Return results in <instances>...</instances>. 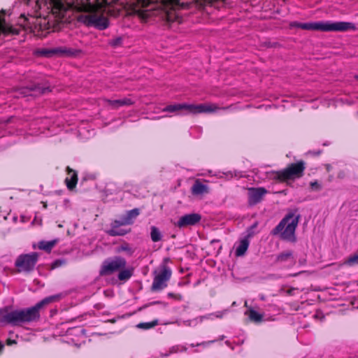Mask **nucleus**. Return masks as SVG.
I'll return each mask as SVG.
<instances>
[{"mask_svg":"<svg viewBox=\"0 0 358 358\" xmlns=\"http://www.w3.org/2000/svg\"><path fill=\"white\" fill-rule=\"evenodd\" d=\"M119 0H19L34 9L36 17H55L58 22H66L74 10L82 11L79 21L88 27L106 29L109 22L100 11L105 6H111Z\"/></svg>","mask_w":358,"mask_h":358,"instance_id":"obj_1","label":"nucleus"},{"mask_svg":"<svg viewBox=\"0 0 358 358\" xmlns=\"http://www.w3.org/2000/svg\"><path fill=\"white\" fill-rule=\"evenodd\" d=\"M62 294L50 296L31 308L10 310V324L19 325L22 323L31 322L38 320L40 317L39 310L48 303L59 300Z\"/></svg>","mask_w":358,"mask_h":358,"instance_id":"obj_2","label":"nucleus"},{"mask_svg":"<svg viewBox=\"0 0 358 358\" xmlns=\"http://www.w3.org/2000/svg\"><path fill=\"white\" fill-rule=\"evenodd\" d=\"M126 266L127 261L122 257L115 256L108 258L103 262L99 270V275L106 276L118 272V280L125 282L132 276L134 273L132 267L126 268Z\"/></svg>","mask_w":358,"mask_h":358,"instance_id":"obj_3","label":"nucleus"},{"mask_svg":"<svg viewBox=\"0 0 358 358\" xmlns=\"http://www.w3.org/2000/svg\"><path fill=\"white\" fill-rule=\"evenodd\" d=\"M301 29L323 32L348 31L355 30L356 26L350 22L315 21L303 23Z\"/></svg>","mask_w":358,"mask_h":358,"instance_id":"obj_4","label":"nucleus"},{"mask_svg":"<svg viewBox=\"0 0 358 358\" xmlns=\"http://www.w3.org/2000/svg\"><path fill=\"white\" fill-rule=\"evenodd\" d=\"M300 215L294 213L287 214L280 223L272 230L273 235H280V237L287 241L295 242V231L298 226Z\"/></svg>","mask_w":358,"mask_h":358,"instance_id":"obj_5","label":"nucleus"},{"mask_svg":"<svg viewBox=\"0 0 358 358\" xmlns=\"http://www.w3.org/2000/svg\"><path fill=\"white\" fill-rule=\"evenodd\" d=\"M143 6H148L152 3H156V7H152L149 9L138 10L136 12V16L143 22L147 21L154 15L152 10L156 8L166 9L169 6L174 7L179 4V0H137Z\"/></svg>","mask_w":358,"mask_h":358,"instance_id":"obj_6","label":"nucleus"},{"mask_svg":"<svg viewBox=\"0 0 358 358\" xmlns=\"http://www.w3.org/2000/svg\"><path fill=\"white\" fill-rule=\"evenodd\" d=\"M305 164L303 161L289 164L286 169L278 171L276 177L281 181L294 180L303 176L305 170Z\"/></svg>","mask_w":358,"mask_h":358,"instance_id":"obj_7","label":"nucleus"},{"mask_svg":"<svg viewBox=\"0 0 358 358\" xmlns=\"http://www.w3.org/2000/svg\"><path fill=\"white\" fill-rule=\"evenodd\" d=\"M172 275L171 269L165 264L159 267V271L154 272V278L151 289L152 291H160L167 287L168 282Z\"/></svg>","mask_w":358,"mask_h":358,"instance_id":"obj_8","label":"nucleus"},{"mask_svg":"<svg viewBox=\"0 0 358 358\" xmlns=\"http://www.w3.org/2000/svg\"><path fill=\"white\" fill-rule=\"evenodd\" d=\"M38 258L36 252L21 255L17 258L15 266L19 272H29L34 269Z\"/></svg>","mask_w":358,"mask_h":358,"instance_id":"obj_9","label":"nucleus"},{"mask_svg":"<svg viewBox=\"0 0 358 358\" xmlns=\"http://www.w3.org/2000/svg\"><path fill=\"white\" fill-rule=\"evenodd\" d=\"M267 194L264 187H251L248 189V203L254 206L259 203L263 197Z\"/></svg>","mask_w":358,"mask_h":358,"instance_id":"obj_10","label":"nucleus"},{"mask_svg":"<svg viewBox=\"0 0 358 358\" xmlns=\"http://www.w3.org/2000/svg\"><path fill=\"white\" fill-rule=\"evenodd\" d=\"M220 108L216 104H188V114L201 113H214L220 110Z\"/></svg>","mask_w":358,"mask_h":358,"instance_id":"obj_11","label":"nucleus"},{"mask_svg":"<svg viewBox=\"0 0 358 358\" xmlns=\"http://www.w3.org/2000/svg\"><path fill=\"white\" fill-rule=\"evenodd\" d=\"M201 219V217L198 213H190L185 215L179 218L176 225L180 228L185 227L187 226H192L198 223Z\"/></svg>","mask_w":358,"mask_h":358,"instance_id":"obj_12","label":"nucleus"},{"mask_svg":"<svg viewBox=\"0 0 358 358\" xmlns=\"http://www.w3.org/2000/svg\"><path fill=\"white\" fill-rule=\"evenodd\" d=\"M0 14V34L4 35H17L20 33V28L13 27L7 23L4 19L5 10H2Z\"/></svg>","mask_w":358,"mask_h":358,"instance_id":"obj_13","label":"nucleus"},{"mask_svg":"<svg viewBox=\"0 0 358 358\" xmlns=\"http://www.w3.org/2000/svg\"><path fill=\"white\" fill-rule=\"evenodd\" d=\"M55 55L66 56V57H76L81 53L79 49H74L67 47H58L55 48Z\"/></svg>","mask_w":358,"mask_h":358,"instance_id":"obj_14","label":"nucleus"},{"mask_svg":"<svg viewBox=\"0 0 358 358\" xmlns=\"http://www.w3.org/2000/svg\"><path fill=\"white\" fill-rule=\"evenodd\" d=\"M106 103L110 106L112 108H118L121 106H131L134 103V101H133L131 98H123L120 99L116 100H110L106 99Z\"/></svg>","mask_w":358,"mask_h":358,"instance_id":"obj_15","label":"nucleus"},{"mask_svg":"<svg viewBox=\"0 0 358 358\" xmlns=\"http://www.w3.org/2000/svg\"><path fill=\"white\" fill-rule=\"evenodd\" d=\"M251 236L252 234H249L248 237H245L244 238L241 239L239 241L238 245H237L235 251V254L236 256L240 257L245 255L249 247V237H250Z\"/></svg>","mask_w":358,"mask_h":358,"instance_id":"obj_16","label":"nucleus"},{"mask_svg":"<svg viewBox=\"0 0 358 358\" xmlns=\"http://www.w3.org/2000/svg\"><path fill=\"white\" fill-rule=\"evenodd\" d=\"M162 111L169 113H178L184 111L182 114H188V104L187 103H178L173 105H169L163 108Z\"/></svg>","mask_w":358,"mask_h":358,"instance_id":"obj_17","label":"nucleus"},{"mask_svg":"<svg viewBox=\"0 0 358 358\" xmlns=\"http://www.w3.org/2000/svg\"><path fill=\"white\" fill-rule=\"evenodd\" d=\"M67 187L69 189H73L78 182V176L76 171L67 167V177L65 179Z\"/></svg>","mask_w":358,"mask_h":358,"instance_id":"obj_18","label":"nucleus"},{"mask_svg":"<svg viewBox=\"0 0 358 358\" xmlns=\"http://www.w3.org/2000/svg\"><path fill=\"white\" fill-rule=\"evenodd\" d=\"M191 192L194 195H201L208 193L209 188L207 185L201 183L199 180H196L191 188Z\"/></svg>","mask_w":358,"mask_h":358,"instance_id":"obj_19","label":"nucleus"},{"mask_svg":"<svg viewBox=\"0 0 358 358\" xmlns=\"http://www.w3.org/2000/svg\"><path fill=\"white\" fill-rule=\"evenodd\" d=\"M10 310L8 307L0 309V324H10Z\"/></svg>","mask_w":358,"mask_h":358,"instance_id":"obj_20","label":"nucleus"},{"mask_svg":"<svg viewBox=\"0 0 358 358\" xmlns=\"http://www.w3.org/2000/svg\"><path fill=\"white\" fill-rule=\"evenodd\" d=\"M57 243V239L50 241H42L38 243V248L46 252H50Z\"/></svg>","mask_w":358,"mask_h":358,"instance_id":"obj_21","label":"nucleus"},{"mask_svg":"<svg viewBox=\"0 0 358 358\" xmlns=\"http://www.w3.org/2000/svg\"><path fill=\"white\" fill-rule=\"evenodd\" d=\"M293 259V252L291 250L282 252L280 253L276 257L277 262H286Z\"/></svg>","mask_w":358,"mask_h":358,"instance_id":"obj_22","label":"nucleus"},{"mask_svg":"<svg viewBox=\"0 0 358 358\" xmlns=\"http://www.w3.org/2000/svg\"><path fill=\"white\" fill-rule=\"evenodd\" d=\"M36 54L38 56L45 57H51L55 55V48H41L36 51Z\"/></svg>","mask_w":358,"mask_h":358,"instance_id":"obj_23","label":"nucleus"},{"mask_svg":"<svg viewBox=\"0 0 358 358\" xmlns=\"http://www.w3.org/2000/svg\"><path fill=\"white\" fill-rule=\"evenodd\" d=\"M248 317L251 321L260 322L262 321L263 315L250 308L248 311Z\"/></svg>","mask_w":358,"mask_h":358,"instance_id":"obj_24","label":"nucleus"},{"mask_svg":"<svg viewBox=\"0 0 358 358\" xmlns=\"http://www.w3.org/2000/svg\"><path fill=\"white\" fill-rule=\"evenodd\" d=\"M150 237L153 242H158L162 240V235L156 227L152 226L151 227Z\"/></svg>","mask_w":358,"mask_h":358,"instance_id":"obj_25","label":"nucleus"},{"mask_svg":"<svg viewBox=\"0 0 358 358\" xmlns=\"http://www.w3.org/2000/svg\"><path fill=\"white\" fill-rule=\"evenodd\" d=\"M138 215L139 210L138 208H134L129 210L124 217L127 221H129V224H131L133 223V220L136 218Z\"/></svg>","mask_w":358,"mask_h":358,"instance_id":"obj_26","label":"nucleus"},{"mask_svg":"<svg viewBox=\"0 0 358 358\" xmlns=\"http://www.w3.org/2000/svg\"><path fill=\"white\" fill-rule=\"evenodd\" d=\"M127 233L126 230L119 229L118 227H112L111 229L108 231V234L110 236H124Z\"/></svg>","mask_w":358,"mask_h":358,"instance_id":"obj_27","label":"nucleus"},{"mask_svg":"<svg viewBox=\"0 0 358 358\" xmlns=\"http://www.w3.org/2000/svg\"><path fill=\"white\" fill-rule=\"evenodd\" d=\"M358 264V253L350 255L345 262L344 264L352 266Z\"/></svg>","mask_w":358,"mask_h":358,"instance_id":"obj_28","label":"nucleus"},{"mask_svg":"<svg viewBox=\"0 0 358 358\" xmlns=\"http://www.w3.org/2000/svg\"><path fill=\"white\" fill-rule=\"evenodd\" d=\"M117 252H125L128 255H131L134 252V250L131 248L128 243H124L117 248Z\"/></svg>","mask_w":358,"mask_h":358,"instance_id":"obj_29","label":"nucleus"},{"mask_svg":"<svg viewBox=\"0 0 358 358\" xmlns=\"http://www.w3.org/2000/svg\"><path fill=\"white\" fill-rule=\"evenodd\" d=\"M157 320H155V321H153V322H143V323H140L137 325V327L138 328H142V329H150L152 327H154L155 326H156L157 324Z\"/></svg>","mask_w":358,"mask_h":358,"instance_id":"obj_30","label":"nucleus"},{"mask_svg":"<svg viewBox=\"0 0 358 358\" xmlns=\"http://www.w3.org/2000/svg\"><path fill=\"white\" fill-rule=\"evenodd\" d=\"M108 44L113 48L119 47L122 44V38L117 37L115 38H113L109 41Z\"/></svg>","mask_w":358,"mask_h":358,"instance_id":"obj_31","label":"nucleus"},{"mask_svg":"<svg viewBox=\"0 0 358 358\" xmlns=\"http://www.w3.org/2000/svg\"><path fill=\"white\" fill-rule=\"evenodd\" d=\"M186 350H187V348L185 346L175 345L170 348L169 354L177 353L178 352H183V351H186Z\"/></svg>","mask_w":358,"mask_h":358,"instance_id":"obj_32","label":"nucleus"},{"mask_svg":"<svg viewBox=\"0 0 358 358\" xmlns=\"http://www.w3.org/2000/svg\"><path fill=\"white\" fill-rule=\"evenodd\" d=\"M129 221H127L124 219V217H123L120 220H115L112 224V227H119L120 226L129 225Z\"/></svg>","mask_w":358,"mask_h":358,"instance_id":"obj_33","label":"nucleus"},{"mask_svg":"<svg viewBox=\"0 0 358 358\" xmlns=\"http://www.w3.org/2000/svg\"><path fill=\"white\" fill-rule=\"evenodd\" d=\"M310 185L313 189L317 191L320 190L322 188L320 184H319L317 181L310 182Z\"/></svg>","mask_w":358,"mask_h":358,"instance_id":"obj_34","label":"nucleus"},{"mask_svg":"<svg viewBox=\"0 0 358 358\" xmlns=\"http://www.w3.org/2000/svg\"><path fill=\"white\" fill-rule=\"evenodd\" d=\"M227 312V310H224L223 311H219V312H217L215 313H213V314H210L209 316L210 315H213L217 318H222L223 317V315Z\"/></svg>","mask_w":358,"mask_h":358,"instance_id":"obj_35","label":"nucleus"},{"mask_svg":"<svg viewBox=\"0 0 358 358\" xmlns=\"http://www.w3.org/2000/svg\"><path fill=\"white\" fill-rule=\"evenodd\" d=\"M301 25H303V23L299 22H293L290 24V26L292 27H296V28H300V29H301Z\"/></svg>","mask_w":358,"mask_h":358,"instance_id":"obj_36","label":"nucleus"},{"mask_svg":"<svg viewBox=\"0 0 358 358\" xmlns=\"http://www.w3.org/2000/svg\"><path fill=\"white\" fill-rule=\"evenodd\" d=\"M33 90L38 91L40 93H45V91L48 90V88H41L40 87H35Z\"/></svg>","mask_w":358,"mask_h":358,"instance_id":"obj_37","label":"nucleus"},{"mask_svg":"<svg viewBox=\"0 0 358 358\" xmlns=\"http://www.w3.org/2000/svg\"><path fill=\"white\" fill-rule=\"evenodd\" d=\"M209 342H203V343H197L196 345H194V344H191V346L192 347H195V346H203V347H206L208 345Z\"/></svg>","mask_w":358,"mask_h":358,"instance_id":"obj_38","label":"nucleus"},{"mask_svg":"<svg viewBox=\"0 0 358 358\" xmlns=\"http://www.w3.org/2000/svg\"><path fill=\"white\" fill-rule=\"evenodd\" d=\"M15 343H16L15 340H11V339H8L7 340V344L8 345H13V344H15Z\"/></svg>","mask_w":358,"mask_h":358,"instance_id":"obj_39","label":"nucleus"},{"mask_svg":"<svg viewBox=\"0 0 358 358\" xmlns=\"http://www.w3.org/2000/svg\"><path fill=\"white\" fill-rule=\"evenodd\" d=\"M183 324L186 326H190L191 325V321L189 320H186V321H184L183 322Z\"/></svg>","mask_w":358,"mask_h":358,"instance_id":"obj_40","label":"nucleus"},{"mask_svg":"<svg viewBox=\"0 0 358 358\" xmlns=\"http://www.w3.org/2000/svg\"><path fill=\"white\" fill-rule=\"evenodd\" d=\"M3 348V345L1 343H0V352L2 351Z\"/></svg>","mask_w":358,"mask_h":358,"instance_id":"obj_41","label":"nucleus"},{"mask_svg":"<svg viewBox=\"0 0 358 358\" xmlns=\"http://www.w3.org/2000/svg\"><path fill=\"white\" fill-rule=\"evenodd\" d=\"M168 295H169V296H170V297H173V293H169V294H168Z\"/></svg>","mask_w":358,"mask_h":358,"instance_id":"obj_42","label":"nucleus"},{"mask_svg":"<svg viewBox=\"0 0 358 358\" xmlns=\"http://www.w3.org/2000/svg\"><path fill=\"white\" fill-rule=\"evenodd\" d=\"M355 78L358 80V75L355 76Z\"/></svg>","mask_w":358,"mask_h":358,"instance_id":"obj_43","label":"nucleus"}]
</instances>
